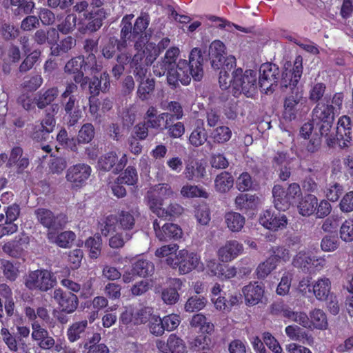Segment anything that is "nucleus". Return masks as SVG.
<instances>
[{
	"instance_id": "f257e3e1",
	"label": "nucleus",
	"mask_w": 353,
	"mask_h": 353,
	"mask_svg": "<svg viewBox=\"0 0 353 353\" xmlns=\"http://www.w3.org/2000/svg\"><path fill=\"white\" fill-rule=\"evenodd\" d=\"M133 14H128L123 17L120 27V39L110 37L101 48L103 56L107 59H112L117 51L121 52L128 47V42H134V48L139 52H143L142 48L148 42L146 29L149 26L150 17L147 12H141L132 25Z\"/></svg>"
},
{
	"instance_id": "f03ea898",
	"label": "nucleus",
	"mask_w": 353,
	"mask_h": 353,
	"mask_svg": "<svg viewBox=\"0 0 353 353\" xmlns=\"http://www.w3.org/2000/svg\"><path fill=\"white\" fill-rule=\"evenodd\" d=\"M138 208L128 210H120L117 214H109L99 223L101 233L104 236L113 234L117 231L129 233L135 227L136 221L139 217Z\"/></svg>"
},
{
	"instance_id": "7ed1b4c3",
	"label": "nucleus",
	"mask_w": 353,
	"mask_h": 353,
	"mask_svg": "<svg viewBox=\"0 0 353 353\" xmlns=\"http://www.w3.org/2000/svg\"><path fill=\"white\" fill-rule=\"evenodd\" d=\"M203 57L201 50L197 48H193L189 56V61L181 59L174 68L176 73L181 78V83L188 85L191 79L199 81L203 77Z\"/></svg>"
},
{
	"instance_id": "20e7f679",
	"label": "nucleus",
	"mask_w": 353,
	"mask_h": 353,
	"mask_svg": "<svg viewBox=\"0 0 353 353\" xmlns=\"http://www.w3.org/2000/svg\"><path fill=\"white\" fill-rule=\"evenodd\" d=\"M144 57L145 52H137L131 63V69L137 81L139 82L137 94L139 99L143 101L151 98L155 88L154 79H145L149 70V65L148 63H145Z\"/></svg>"
},
{
	"instance_id": "39448f33",
	"label": "nucleus",
	"mask_w": 353,
	"mask_h": 353,
	"mask_svg": "<svg viewBox=\"0 0 353 353\" xmlns=\"http://www.w3.org/2000/svg\"><path fill=\"white\" fill-rule=\"evenodd\" d=\"M257 73L252 70H247L244 72L241 68L234 70V85L233 95L238 97L243 93L247 97H251L257 89Z\"/></svg>"
},
{
	"instance_id": "423d86ee",
	"label": "nucleus",
	"mask_w": 353,
	"mask_h": 353,
	"mask_svg": "<svg viewBox=\"0 0 353 353\" xmlns=\"http://www.w3.org/2000/svg\"><path fill=\"white\" fill-rule=\"evenodd\" d=\"M333 105L319 102L312 112L313 125L318 129L319 135H327L330 132L334 119Z\"/></svg>"
},
{
	"instance_id": "0eeeda50",
	"label": "nucleus",
	"mask_w": 353,
	"mask_h": 353,
	"mask_svg": "<svg viewBox=\"0 0 353 353\" xmlns=\"http://www.w3.org/2000/svg\"><path fill=\"white\" fill-rule=\"evenodd\" d=\"M56 284V279L52 274L44 269L30 271L24 281L25 286L30 290L47 292Z\"/></svg>"
},
{
	"instance_id": "6e6552de",
	"label": "nucleus",
	"mask_w": 353,
	"mask_h": 353,
	"mask_svg": "<svg viewBox=\"0 0 353 353\" xmlns=\"http://www.w3.org/2000/svg\"><path fill=\"white\" fill-rule=\"evenodd\" d=\"M165 262L172 268H178L181 274H185L197 268L200 263V256L196 253L189 252L183 249L174 254V256L168 257Z\"/></svg>"
},
{
	"instance_id": "1a4fd4ad",
	"label": "nucleus",
	"mask_w": 353,
	"mask_h": 353,
	"mask_svg": "<svg viewBox=\"0 0 353 353\" xmlns=\"http://www.w3.org/2000/svg\"><path fill=\"white\" fill-rule=\"evenodd\" d=\"M34 215L38 222L49 230H61L68 222V217L66 214L61 212L54 214L52 210L48 208H37L34 210Z\"/></svg>"
},
{
	"instance_id": "9d476101",
	"label": "nucleus",
	"mask_w": 353,
	"mask_h": 353,
	"mask_svg": "<svg viewBox=\"0 0 353 353\" xmlns=\"http://www.w3.org/2000/svg\"><path fill=\"white\" fill-rule=\"evenodd\" d=\"M259 72V88L265 94H272L278 85L280 77L279 68L274 63H265L261 65Z\"/></svg>"
},
{
	"instance_id": "9b49d317",
	"label": "nucleus",
	"mask_w": 353,
	"mask_h": 353,
	"mask_svg": "<svg viewBox=\"0 0 353 353\" xmlns=\"http://www.w3.org/2000/svg\"><path fill=\"white\" fill-rule=\"evenodd\" d=\"M99 68L92 67L88 65V60L83 56H77L72 58L65 65L64 71L68 74H72L73 79L76 83H86V78L84 77L83 72L90 71L91 74L97 72Z\"/></svg>"
},
{
	"instance_id": "f8f14e48",
	"label": "nucleus",
	"mask_w": 353,
	"mask_h": 353,
	"mask_svg": "<svg viewBox=\"0 0 353 353\" xmlns=\"http://www.w3.org/2000/svg\"><path fill=\"white\" fill-rule=\"evenodd\" d=\"M29 244L30 237L25 232H21L6 242L2 245V251L12 258L20 259L25 256Z\"/></svg>"
},
{
	"instance_id": "ddd939ff",
	"label": "nucleus",
	"mask_w": 353,
	"mask_h": 353,
	"mask_svg": "<svg viewBox=\"0 0 353 353\" xmlns=\"http://www.w3.org/2000/svg\"><path fill=\"white\" fill-rule=\"evenodd\" d=\"M353 123L350 117H341L337 123L336 143L341 149L348 148L352 139Z\"/></svg>"
},
{
	"instance_id": "4468645a",
	"label": "nucleus",
	"mask_w": 353,
	"mask_h": 353,
	"mask_svg": "<svg viewBox=\"0 0 353 353\" xmlns=\"http://www.w3.org/2000/svg\"><path fill=\"white\" fill-rule=\"evenodd\" d=\"M128 162V157L125 154H123L118 161V157L114 152H110L101 156L98 160V168L100 170L110 171L114 174H119L125 167Z\"/></svg>"
},
{
	"instance_id": "2eb2a0df",
	"label": "nucleus",
	"mask_w": 353,
	"mask_h": 353,
	"mask_svg": "<svg viewBox=\"0 0 353 353\" xmlns=\"http://www.w3.org/2000/svg\"><path fill=\"white\" fill-rule=\"evenodd\" d=\"M91 172L92 168L88 164L77 163L68 169L65 177L73 188H81L86 183Z\"/></svg>"
},
{
	"instance_id": "dca6fc26",
	"label": "nucleus",
	"mask_w": 353,
	"mask_h": 353,
	"mask_svg": "<svg viewBox=\"0 0 353 353\" xmlns=\"http://www.w3.org/2000/svg\"><path fill=\"white\" fill-rule=\"evenodd\" d=\"M303 73V58L301 55L296 57L292 69L285 67L281 79V85L284 88L295 87Z\"/></svg>"
},
{
	"instance_id": "f3484780",
	"label": "nucleus",
	"mask_w": 353,
	"mask_h": 353,
	"mask_svg": "<svg viewBox=\"0 0 353 353\" xmlns=\"http://www.w3.org/2000/svg\"><path fill=\"white\" fill-rule=\"evenodd\" d=\"M259 223L265 228L276 231L285 228L288 220L286 216L281 214L280 211L266 210L261 215Z\"/></svg>"
},
{
	"instance_id": "a211bd4d",
	"label": "nucleus",
	"mask_w": 353,
	"mask_h": 353,
	"mask_svg": "<svg viewBox=\"0 0 353 353\" xmlns=\"http://www.w3.org/2000/svg\"><path fill=\"white\" fill-rule=\"evenodd\" d=\"M54 299L62 312L66 314L73 313L79 305V299L77 295L72 292H65L61 288L54 290Z\"/></svg>"
},
{
	"instance_id": "6ab92c4d",
	"label": "nucleus",
	"mask_w": 353,
	"mask_h": 353,
	"mask_svg": "<svg viewBox=\"0 0 353 353\" xmlns=\"http://www.w3.org/2000/svg\"><path fill=\"white\" fill-rule=\"evenodd\" d=\"M157 347L162 353H187L184 341L176 334H171L166 342L157 341Z\"/></svg>"
},
{
	"instance_id": "aec40b11",
	"label": "nucleus",
	"mask_w": 353,
	"mask_h": 353,
	"mask_svg": "<svg viewBox=\"0 0 353 353\" xmlns=\"http://www.w3.org/2000/svg\"><path fill=\"white\" fill-rule=\"evenodd\" d=\"M51 112H47L45 118L40 125L35 126L32 137L38 141L46 139L48 134L54 128L56 121L54 119V108L52 107Z\"/></svg>"
},
{
	"instance_id": "412c9836",
	"label": "nucleus",
	"mask_w": 353,
	"mask_h": 353,
	"mask_svg": "<svg viewBox=\"0 0 353 353\" xmlns=\"http://www.w3.org/2000/svg\"><path fill=\"white\" fill-rule=\"evenodd\" d=\"M32 332L31 336L33 341L37 342V345L42 350H50L54 345V339L49 335L48 331L43 328L39 322L32 323Z\"/></svg>"
},
{
	"instance_id": "4be33fe9",
	"label": "nucleus",
	"mask_w": 353,
	"mask_h": 353,
	"mask_svg": "<svg viewBox=\"0 0 353 353\" xmlns=\"http://www.w3.org/2000/svg\"><path fill=\"white\" fill-rule=\"evenodd\" d=\"M259 203L260 199L256 194H239L235 199L236 208L245 214H254Z\"/></svg>"
},
{
	"instance_id": "5701e85b",
	"label": "nucleus",
	"mask_w": 353,
	"mask_h": 353,
	"mask_svg": "<svg viewBox=\"0 0 353 353\" xmlns=\"http://www.w3.org/2000/svg\"><path fill=\"white\" fill-rule=\"evenodd\" d=\"M243 251V244L236 240L227 241L218 250V256L222 262H230Z\"/></svg>"
},
{
	"instance_id": "b1692460",
	"label": "nucleus",
	"mask_w": 353,
	"mask_h": 353,
	"mask_svg": "<svg viewBox=\"0 0 353 353\" xmlns=\"http://www.w3.org/2000/svg\"><path fill=\"white\" fill-rule=\"evenodd\" d=\"M242 292L243 293L245 301L248 305H255L261 301L264 295L263 284L258 282L250 283L243 287Z\"/></svg>"
},
{
	"instance_id": "393cba45",
	"label": "nucleus",
	"mask_w": 353,
	"mask_h": 353,
	"mask_svg": "<svg viewBox=\"0 0 353 353\" xmlns=\"http://www.w3.org/2000/svg\"><path fill=\"white\" fill-rule=\"evenodd\" d=\"M225 44L220 40L212 41L209 48V58L211 65L214 70H219L225 59Z\"/></svg>"
},
{
	"instance_id": "a878e982",
	"label": "nucleus",
	"mask_w": 353,
	"mask_h": 353,
	"mask_svg": "<svg viewBox=\"0 0 353 353\" xmlns=\"http://www.w3.org/2000/svg\"><path fill=\"white\" fill-rule=\"evenodd\" d=\"M84 15L88 22L83 28V31H82L83 32L86 31L94 32L101 28L103 25V20L105 19L103 9L92 10Z\"/></svg>"
},
{
	"instance_id": "bb28decb",
	"label": "nucleus",
	"mask_w": 353,
	"mask_h": 353,
	"mask_svg": "<svg viewBox=\"0 0 353 353\" xmlns=\"http://www.w3.org/2000/svg\"><path fill=\"white\" fill-rule=\"evenodd\" d=\"M183 282L180 279L174 278L170 281V286L164 289L162 292V299L168 305L176 303L179 299L178 292L182 288Z\"/></svg>"
},
{
	"instance_id": "cd10ccee",
	"label": "nucleus",
	"mask_w": 353,
	"mask_h": 353,
	"mask_svg": "<svg viewBox=\"0 0 353 353\" xmlns=\"http://www.w3.org/2000/svg\"><path fill=\"white\" fill-rule=\"evenodd\" d=\"M331 290V281L325 277L319 278L312 284V292L317 300L327 301Z\"/></svg>"
},
{
	"instance_id": "c85d7f7f",
	"label": "nucleus",
	"mask_w": 353,
	"mask_h": 353,
	"mask_svg": "<svg viewBox=\"0 0 353 353\" xmlns=\"http://www.w3.org/2000/svg\"><path fill=\"white\" fill-rule=\"evenodd\" d=\"M274 204L279 211H285L290 206V201L288 198V192L279 185H275L272 189Z\"/></svg>"
},
{
	"instance_id": "c756f323",
	"label": "nucleus",
	"mask_w": 353,
	"mask_h": 353,
	"mask_svg": "<svg viewBox=\"0 0 353 353\" xmlns=\"http://www.w3.org/2000/svg\"><path fill=\"white\" fill-rule=\"evenodd\" d=\"M301 97L298 94L290 95L285 97L283 104V118L285 120L292 121L296 119L297 113V105L299 103Z\"/></svg>"
},
{
	"instance_id": "7c9ffc66",
	"label": "nucleus",
	"mask_w": 353,
	"mask_h": 353,
	"mask_svg": "<svg viewBox=\"0 0 353 353\" xmlns=\"http://www.w3.org/2000/svg\"><path fill=\"white\" fill-rule=\"evenodd\" d=\"M59 38V32L55 28H50L47 32L42 29L37 30L33 37L34 41L39 45L46 42L50 45L57 44Z\"/></svg>"
},
{
	"instance_id": "2f4dec72",
	"label": "nucleus",
	"mask_w": 353,
	"mask_h": 353,
	"mask_svg": "<svg viewBox=\"0 0 353 353\" xmlns=\"http://www.w3.org/2000/svg\"><path fill=\"white\" fill-rule=\"evenodd\" d=\"M131 271L133 275L145 277L154 273V265L149 260L139 259L132 264Z\"/></svg>"
},
{
	"instance_id": "473e14b6",
	"label": "nucleus",
	"mask_w": 353,
	"mask_h": 353,
	"mask_svg": "<svg viewBox=\"0 0 353 353\" xmlns=\"http://www.w3.org/2000/svg\"><path fill=\"white\" fill-rule=\"evenodd\" d=\"M99 38H88L85 39L83 42V50L85 52L88 53L85 59L88 60V65L92 67H97L101 68L100 65L97 64V58L94 52L97 51L99 44Z\"/></svg>"
},
{
	"instance_id": "72a5a7b5",
	"label": "nucleus",
	"mask_w": 353,
	"mask_h": 353,
	"mask_svg": "<svg viewBox=\"0 0 353 353\" xmlns=\"http://www.w3.org/2000/svg\"><path fill=\"white\" fill-rule=\"evenodd\" d=\"M158 239L160 241L177 240L182 236L181 228L176 224L172 223H165L163 225V231L159 232Z\"/></svg>"
},
{
	"instance_id": "f704fd0d",
	"label": "nucleus",
	"mask_w": 353,
	"mask_h": 353,
	"mask_svg": "<svg viewBox=\"0 0 353 353\" xmlns=\"http://www.w3.org/2000/svg\"><path fill=\"white\" fill-rule=\"evenodd\" d=\"M312 256L310 252L299 251L293 258L294 267L301 269L304 272H309L312 268Z\"/></svg>"
},
{
	"instance_id": "c9c22d12",
	"label": "nucleus",
	"mask_w": 353,
	"mask_h": 353,
	"mask_svg": "<svg viewBox=\"0 0 353 353\" xmlns=\"http://www.w3.org/2000/svg\"><path fill=\"white\" fill-rule=\"evenodd\" d=\"M234 178L228 172H222L219 174L214 180V187L217 192L225 193L228 192L233 186Z\"/></svg>"
},
{
	"instance_id": "e433bc0d",
	"label": "nucleus",
	"mask_w": 353,
	"mask_h": 353,
	"mask_svg": "<svg viewBox=\"0 0 353 353\" xmlns=\"http://www.w3.org/2000/svg\"><path fill=\"white\" fill-rule=\"evenodd\" d=\"M59 90L57 87H52L47 89L42 92L39 93L37 98L35 99V103L39 109H43L50 105L59 95Z\"/></svg>"
},
{
	"instance_id": "4c0bfd02",
	"label": "nucleus",
	"mask_w": 353,
	"mask_h": 353,
	"mask_svg": "<svg viewBox=\"0 0 353 353\" xmlns=\"http://www.w3.org/2000/svg\"><path fill=\"white\" fill-rule=\"evenodd\" d=\"M317 207V198L316 196L308 194L305 195L299 202L298 208L303 216L312 214Z\"/></svg>"
},
{
	"instance_id": "58836bf2",
	"label": "nucleus",
	"mask_w": 353,
	"mask_h": 353,
	"mask_svg": "<svg viewBox=\"0 0 353 353\" xmlns=\"http://www.w3.org/2000/svg\"><path fill=\"white\" fill-rule=\"evenodd\" d=\"M225 223L232 232H239L243 228L245 217L239 212H229L225 215Z\"/></svg>"
},
{
	"instance_id": "ea45409f",
	"label": "nucleus",
	"mask_w": 353,
	"mask_h": 353,
	"mask_svg": "<svg viewBox=\"0 0 353 353\" xmlns=\"http://www.w3.org/2000/svg\"><path fill=\"white\" fill-rule=\"evenodd\" d=\"M205 167L201 162H195L188 164L185 167L184 174L187 179L199 180L205 174Z\"/></svg>"
},
{
	"instance_id": "a19ab883",
	"label": "nucleus",
	"mask_w": 353,
	"mask_h": 353,
	"mask_svg": "<svg viewBox=\"0 0 353 353\" xmlns=\"http://www.w3.org/2000/svg\"><path fill=\"white\" fill-rule=\"evenodd\" d=\"M310 322L318 330H325L328 326L327 315L321 309H314L310 313Z\"/></svg>"
},
{
	"instance_id": "79ce46f5",
	"label": "nucleus",
	"mask_w": 353,
	"mask_h": 353,
	"mask_svg": "<svg viewBox=\"0 0 353 353\" xmlns=\"http://www.w3.org/2000/svg\"><path fill=\"white\" fill-rule=\"evenodd\" d=\"M145 199L150 210L159 216L163 205V201L161 199V196L154 190L148 191Z\"/></svg>"
},
{
	"instance_id": "37998d69",
	"label": "nucleus",
	"mask_w": 353,
	"mask_h": 353,
	"mask_svg": "<svg viewBox=\"0 0 353 353\" xmlns=\"http://www.w3.org/2000/svg\"><path fill=\"white\" fill-rule=\"evenodd\" d=\"M87 326V320H83L72 323L67 330V336L68 340L72 343L77 341L84 334Z\"/></svg>"
},
{
	"instance_id": "c03bdc74",
	"label": "nucleus",
	"mask_w": 353,
	"mask_h": 353,
	"mask_svg": "<svg viewBox=\"0 0 353 353\" xmlns=\"http://www.w3.org/2000/svg\"><path fill=\"white\" fill-rule=\"evenodd\" d=\"M76 45V39L72 36H68L60 41L59 44L51 47V54L52 56H59L67 53Z\"/></svg>"
},
{
	"instance_id": "a18cd8bd",
	"label": "nucleus",
	"mask_w": 353,
	"mask_h": 353,
	"mask_svg": "<svg viewBox=\"0 0 353 353\" xmlns=\"http://www.w3.org/2000/svg\"><path fill=\"white\" fill-rule=\"evenodd\" d=\"M192 327L199 328L202 333L210 334L214 330V325L210 322H207L205 315L199 313L194 314L190 321Z\"/></svg>"
},
{
	"instance_id": "49530a36",
	"label": "nucleus",
	"mask_w": 353,
	"mask_h": 353,
	"mask_svg": "<svg viewBox=\"0 0 353 353\" xmlns=\"http://www.w3.org/2000/svg\"><path fill=\"white\" fill-rule=\"evenodd\" d=\"M170 43V40L168 37L163 38L157 44V46H152V43H150L146 47L147 51H149V48H151L153 53L147 55L145 59L144 58L145 63H148V65L152 64L160 53L166 49Z\"/></svg>"
},
{
	"instance_id": "de8ad7c7",
	"label": "nucleus",
	"mask_w": 353,
	"mask_h": 353,
	"mask_svg": "<svg viewBox=\"0 0 353 353\" xmlns=\"http://www.w3.org/2000/svg\"><path fill=\"white\" fill-rule=\"evenodd\" d=\"M181 194L187 198H204L209 196L208 192L202 187L197 185H186L183 186L181 190Z\"/></svg>"
},
{
	"instance_id": "09e8293b",
	"label": "nucleus",
	"mask_w": 353,
	"mask_h": 353,
	"mask_svg": "<svg viewBox=\"0 0 353 353\" xmlns=\"http://www.w3.org/2000/svg\"><path fill=\"white\" fill-rule=\"evenodd\" d=\"M208 135L203 125L196 126L189 136V141L194 147L202 145L207 141Z\"/></svg>"
},
{
	"instance_id": "8fccbe9b",
	"label": "nucleus",
	"mask_w": 353,
	"mask_h": 353,
	"mask_svg": "<svg viewBox=\"0 0 353 353\" xmlns=\"http://www.w3.org/2000/svg\"><path fill=\"white\" fill-rule=\"evenodd\" d=\"M95 130L92 123L83 124L79 130L77 141L79 143L85 144L90 143L94 137Z\"/></svg>"
},
{
	"instance_id": "3c124183",
	"label": "nucleus",
	"mask_w": 353,
	"mask_h": 353,
	"mask_svg": "<svg viewBox=\"0 0 353 353\" xmlns=\"http://www.w3.org/2000/svg\"><path fill=\"white\" fill-rule=\"evenodd\" d=\"M102 239L100 235H94L89 237L85 243V247L90 251V256L92 259H97L101 250Z\"/></svg>"
},
{
	"instance_id": "603ef678",
	"label": "nucleus",
	"mask_w": 353,
	"mask_h": 353,
	"mask_svg": "<svg viewBox=\"0 0 353 353\" xmlns=\"http://www.w3.org/2000/svg\"><path fill=\"white\" fill-rule=\"evenodd\" d=\"M343 191L344 188L343 185L337 182H333L327 185L324 192L328 201L336 202L339 199Z\"/></svg>"
},
{
	"instance_id": "864d4df0",
	"label": "nucleus",
	"mask_w": 353,
	"mask_h": 353,
	"mask_svg": "<svg viewBox=\"0 0 353 353\" xmlns=\"http://www.w3.org/2000/svg\"><path fill=\"white\" fill-rule=\"evenodd\" d=\"M290 155L287 151L278 150L272 158L271 163L274 170L281 169L290 165Z\"/></svg>"
},
{
	"instance_id": "5fc2aeb1",
	"label": "nucleus",
	"mask_w": 353,
	"mask_h": 353,
	"mask_svg": "<svg viewBox=\"0 0 353 353\" xmlns=\"http://www.w3.org/2000/svg\"><path fill=\"white\" fill-rule=\"evenodd\" d=\"M118 181L128 185H134L138 181V174L135 167L129 165L117 178Z\"/></svg>"
},
{
	"instance_id": "6e6d98bb",
	"label": "nucleus",
	"mask_w": 353,
	"mask_h": 353,
	"mask_svg": "<svg viewBox=\"0 0 353 353\" xmlns=\"http://www.w3.org/2000/svg\"><path fill=\"white\" fill-rule=\"evenodd\" d=\"M273 260V258L268 257L265 261L258 265L256 270V274L258 279H265L276 268L277 265Z\"/></svg>"
},
{
	"instance_id": "4d7b16f0",
	"label": "nucleus",
	"mask_w": 353,
	"mask_h": 353,
	"mask_svg": "<svg viewBox=\"0 0 353 353\" xmlns=\"http://www.w3.org/2000/svg\"><path fill=\"white\" fill-rule=\"evenodd\" d=\"M232 137V131L227 126H219L215 128L211 134L214 143H223L228 141Z\"/></svg>"
},
{
	"instance_id": "13d9d810",
	"label": "nucleus",
	"mask_w": 353,
	"mask_h": 353,
	"mask_svg": "<svg viewBox=\"0 0 353 353\" xmlns=\"http://www.w3.org/2000/svg\"><path fill=\"white\" fill-rule=\"evenodd\" d=\"M1 263L5 277L10 281H14L19 273L18 267L9 260L2 259Z\"/></svg>"
},
{
	"instance_id": "bf43d9fd",
	"label": "nucleus",
	"mask_w": 353,
	"mask_h": 353,
	"mask_svg": "<svg viewBox=\"0 0 353 353\" xmlns=\"http://www.w3.org/2000/svg\"><path fill=\"white\" fill-rule=\"evenodd\" d=\"M206 304V299L204 297L197 295L190 297L185 305V310L188 312H194L202 310Z\"/></svg>"
},
{
	"instance_id": "052dcab7",
	"label": "nucleus",
	"mask_w": 353,
	"mask_h": 353,
	"mask_svg": "<svg viewBox=\"0 0 353 353\" xmlns=\"http://www.w3.org/2000/svg\"><path fill=\"white\" fill-rule=\"evenodd\" d=\"M271 252L272 254L269 257L274 259L273 261L276 265L279 262H287L290 259V250L283 246L272 247Z\"/></svg>"
},
{
	"instance_id": "680f3d73",
	"label": "nucleus",
	"mask_w": 353,
	"mask_h": 353,
	"mask_svg": "<svg viewBox=\"0 0 353 353\" xmlns=\"http://www.w3.org/2000/svg\"><path fill=\"white\" fill-rule=\"evenodd\" d=\"M174 121L163 124V129L168 130V133L170 137L173 139L180 138L185 133V126L182 122H176L173 124Z\"/></svg>"
},
{
	"instance_id": "e2e57ef3",
	"label": "nucleus",
	"mask_w": 353,
	"mask_h": 353,
	"mask_svg": "<svg viewBox=\"0 0 353 353\" xmlns=\"http://www.w3.org/2000/svg\"><path fill=\"white\" fill-rule=\"evenodd\" d=\"M183 210L184 209L181 205L176 203H170L166 208H163L159 217L170 219L181 215Z\"/></svg>"
},
{
	"instance_id": "0e129e2a",
	"label": "nucleus",
	"mask_w": 353,
	"mask_h": 353,
	"mask_svg": "<svg viewBox=\"0 0 353 353\" xmlns=\"http://www.w3.org/2000/svg\"><path fill=\"white\" fill-rule=\"evenodd\" d=\"M219 83L222 90H227L232 86L233 92L234 85V70L230 73L228 71L221 70L219 77Z\"/></svg>"
},
{
	"instance_id": "69168bd1",
	"label": "nucleus",
	"mask_w": 353,
	"mask_h": 353,
	"mask_svg": "<svg viewBox=\"0 0 353 353\" xmlns=\"http://www.w3.org/2000/svg\"><path fill=\"white\" fill-rule=\"evenodd\" d=\"M270 313L274 316H283L290 319L291 314H293V310L283 303H274L271 305Z\"/></svg>"
},
{
	"instance_id": "338daca9",
	"label": "nucleus",
	"mask_w": 353,
	"mask_h": 353,
	"mask_svg": "<svg viewBox=\"0 0 353 353\" xmlns=\"http://www.w3.org/2000/svg\"><path fill=\"white\" fill-rule=\"evenodd\" d=\"M212 168L216 170H224L229 166V161L223 153H212L210 157Z\"/></svg>"
},
{
	"instance_id": "774afa93",
	"label": "nucleus",
	"mask_w": 353,
	"mask_h": 353,
	"mask_svg": "<svg viewBox=\"0 0 353 353\" xmlns=\"http://www.w3.org/2000/svg\"><path fill=\"white\" fill-rule=\"evenodd\" d=\"M339 234L340 238L343 241H353V219H347L342 223L340 228Z\"/></svg>"
}]
</instances>
